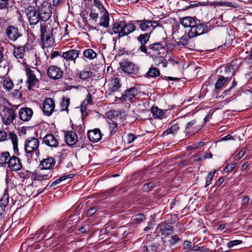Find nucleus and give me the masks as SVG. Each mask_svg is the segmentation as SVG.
<instances>
[{"mask_svg": "<svg viewBox=\"0 0 252 252\" xmlns=\"http://www.w3.org/2000/svg\"><path fill=\"white\" fill-rule=\"evenodd\" d=\"M43 143L50 147H57L59 142L57 139L52 134H47L43 138Z\"/></svg>", "mask_w": 252, "mask_h": 252, "instance_id": "nucleus-23", "label": "nucleus"}, {"mask_svg": "<svg viewBox=\"0 0 252 252\" xmlns=\"http://www.w3.org/2000/svg\"><path fill=\"white\" fill-rule=\"evenodd\" d=\"M74 174H68V175H67L65 176H63L62 177L63 178V180L64 181L66 179L73 178L74 177Z\"/></svg>", "mask_w": 252, "mask_h": 252, "instance_id": "nucleus-64", "label": "nucleus"}, {"mask_svg": "<svg viewBox=\"0 0 252 252\" xmlns=\"http://www.w3.org/2000/svg\"><path fill=\"white\" fill-rule=\"evenodd\" d=\"M36 1L33 0L31 4L25 7V11L30 25H36L40 21L46 22L51 16V12L48 8L42 6L36 9Z\"/></svg>", "mask_w": 252, "mask_h": 252, "instance_id": "nucleus-1", "label": "nucleus"}, {"mask_svg": "<svg viewBox=\"0 0 252 252\" xmlns=\"http://www.w3.org/2000/svg\"><path fill=\"white\" fill-rule=\"evenodd\" d=\"M245 152L243 150H241L235 157V159L236 160H238L240 158H241L245 155Z\"/></svg>", "mask_w": 252, "mask_h": 252, "instance_id": "nucleus-55", "label": "nucleus"}, {"mask_svg": "<svg viewBox=\"0 0 252 252\" xmlns=\"http://www.w3.org/2000/svg\"><path fill=\"white\" fill-rule=\"evenodd\" d=\"M63 71L60 68L55 65L50 66L47 70L48 76L54 80L62 78L63 76Z\"/></svg>", "mask_w": 252, "mask_h": 252, "instance_id": "nucleus-10", "label": "nucleus"}, {"mask_svg": "<svg viewBox=\"0 0 252 252\" xmlns=\"http://www.w3.org/2000/svg\"><path fill=\"white\" fill-rule=\"evenodd\" d=\"M145 219V217L143 214H139L135 216L134 220L137 222H140Z\"/></svg>", "mask_w": 252, "mask_h": 252, "instance_id": "nucleus-53", "label": "nucleus"}, {"mask_svg": "<svg viewBox=\"0 0 252 252\" xmlns=\"http://www.w3.org/2000/svg\"><path fill=\"white\" fill-rule=\"evenodd\" d=\"M6 33L8 38L12 41H16L22 36V33L19 32L18 28L13 26H9L7 28Z\"/></svg>", "mask_w": 252, "mask_h": 252, "instance_id": "nucleus-11", "label": "nucleus"}, {"mask_svg": "<svg viewBox=\"0 0 252 252\" xmlns=\"http://www.w3.org/2000/svg\"><path fill=\"white\" fill-rule=\"evenodd\" d=\"M220 5L226 6H232L233 4L232 2L229 1H223L220 3Z\"/></svg>", "mask_w": 252, "mask_h": 252, "instance_id": "nucleus-62", "label": "nucleus"}, {"mask_svg": "<svg viewBox=\"0 0 252 252\" xmlns=\"http://www.w3.org/2000/svg\"><path fill=\"white\" fill-rule=\"evenodd\" d=\"M196 123L195 120L191 121L187 123L184 132L186 135L195 133L198 128L196 127Z\"/></svg>", "mask_w": 252, "mask_h": 252, "instance_id": "nucleus-26", "label": "nucleus"}, {"mask_svg": "<svg viewBox=\"0 0 252 252\" xmlns=\"http://www.w3.org/2000/svg\"><path fill=\"white\" fill-rule=\"evenodd\" d=\"M79 50L71 49L63 52L61 57L66 61H72L75 63L76 59L79 57Z\"/></svg>", "mask_w": 252, "mask_h": 252, "instance_id": "nucleus-14", "label": "nucleus"}, {"mask_svg": "<svg viewBox=\"0 0 252 252\" xmlns=\"http://www.w3.org/2000/svg\"><path fill=\"white\" fill-rule=\"evenodd\" d=\"M138 94V90L135 87H131L125 91L124 94L122 95L120 99L124 101H131L135 98Z\"/></svg>", "mask_w": 252, "mask_h": 252, "instance_id": "nucleus-17", "label": "nucleus"}, {"mask_svg": "<svg viewBox=\"0 0 252 252\" xmlns=\"http://www.w3.org/2000/svg\"><path fill=\"white\" fill-rule=\"evenodd\" d=\"M0 115L3 124L6 125H9L13 123L16 118V114L14 110L7 107H4Z\"/></svg>", "mask_w": 252, "mask_h": 252, "instance_id": "nucleus-7", "label": "nucleus"}, {"mask_svg": "<svg viewBox=\"0 0 252 252\" xmlns=\"http://www.w3.org/2000/svg\"><path fill=\"white\" fill-rule=\"evenodd\" d=\"M9 138L11 140L13 144V149L15 152L18 150V138L17 135L12 132H9L8 134Z\"/></svg>", "mask_w": 252, "mask_h": 252, "instance_id": "nucleus-35", "label": "nucleus"}, {"mask_svg": "<svg viewBox=\"0 0 252 252\" xmlns=\"http://www.w3.org/2000/svg\"><path fill=\"white\" fill-rule=\"evenodd\" d=\"M157 230L163 236L162 240H164L166 237L171 235L174 233V228L172 225L167 223H161L158 225Z\"/></svg>", "mask_w": 252, "mask_h": 252, "instance_id": "nucleus-9", "label": "nucleus"}, {"mask_svg": "<svg viewBox=\"0 0 252 252\" xmlns=\"http://www.w3.org/2000/svg\"><path fill=\"white\" fill-rule=\"evenodd\" d=\"M33 115V111L31 108L24 107L21 108L19 112V119L24 122L30 121Z\"/></svg>", "mask_w": 252, "mask_h": 252, "instance_id": "nucleus-18", "label": "nucleus"}, {"mask_svg": "<svg viewBox=\"0 0 252 252\" xmlns=\"http://www.w3.org/2000/svg\"><path fill=\"white\" fill-rule=\"evenodd\" d=\"M96 211V210L95 208H92L88 210L87 215L88 216H91L95 213Z\"/></svg>", "mask_w": 252, "mask_h": 252, "instance_id": "nucleus-58", "label": "nucleus"}, {"mask_svg": "<svg viewBox=\"0 0 252 252\" xmlns=\"http://www.w3.org/2000/svg\"><path fill=\"white\" fill-rule=\"evenodd\" d=\"M108 124L111 135L115 134L118 131L117 123L113 121H111L108 122Z\"/></svg>", "mask_w": 252, "mask_h": 252, "instance_id": "nucleus-41", "label": "nucleus"}, {"mask_svg": "<svg viewBox=\"0 0 252 252\" xmlns=\"http://www.w3.org/2000/svg\"><path fill=\"white\" fill-rule=\"evenodd\" d=\"M65 140L67 144L73 145L77 141V135L72 131H68L65 134Z\"/></svg>", "mask_w": 252, "mask_h": 252, "instance_id": "nucleus-25", "label": "nucleus"}, {"mask_svg": "<svg viewBox=\"0 0 252 252\" xmlns=\"http://www.w3.org/2000/svg\"><path fill=\"white\" fill-rule=\"evenodd\" d=\"M126 140L128 144H130L134 141V140L136 138V137L132 133H128L126 135Z\"/></svg>", "mask_w": 252, "mask_h": 252, "instance_id": "nucleus-50", "label": "nucleus"}, {"mask_svg": "<svg viewBox=\"0 0 252 252\" xmlns=\"http://www.w3.org/2000/svg\"><path fill=\"white\" fill-rule=\"evenodd\" d=\"M84 57L89 60H93L96 57L97 54L92 49H86L83 52Z\"/></svg>", "mask_w": 252, "mask_h": 252, "instance_id": "nucleus-32", "label": "nucleus"}, {"mask_svg": "<svg viewBox=\"0 0 252 252\" xmlns=\"http://www.w3.org/2000/svg\"><path fill=\"white\" fill-rule=\"evenodd\" d=\"M8 0H0V9L4 10L9 7Z\"/></svg>", "mask_w": 252, "mask_h": 252, "instance_id": "nucleus-47", "label": "nucleus"}, {"mask_svg": "<svg viewBox=\"0 0 252 252\" xmlns=\"http://www.w3.org/2000/svg\"><path fill=\"white\" fill-rule=\"evenodd\" d=\"M236 166V163H231L229 165H227L225 169H224V171L226 172H230L231 171H232L233 170V169L235 168Z\"/></svg>", "mask_w": 252, "mask_h": 252, "instance_id": "nucleus-52", "label": "nucleus"}, {"mask_svg": "<svg viewBox=\"0 0 252 252\" xmlns=\"http://www.w3.org/2000/svg\"><path fill=\"white\" fill-rule=\"evenodd\" d=\"M160 71L156 67L152 66L149 69V70L146 74V76L152 78H155L159 76Z\"/></svg>", "mask_w": 252, "mask_h": 252, "instance_id": "nucleus-31", "label": "nucleus"}, {"mask_svg": "<svg viewBox=\"0 0 252 252\" xmlns=\"http://www.w3.org/2000/svg\"><path fill=\"white\" fill-rule=\"evenodd\" d=\"M94 5L100 10L101 12L103 13L105 11H107L99 0H94Z\"/></svg>", "mask_w": 252, "mask_h": 252, "instance_id": "nucleus-44", "label": "nucleus"}, {"mask_svg": "<svg viewBox=\"0 0 252 252\" xmlns=\"http://www.w3.org/2000/svg\"><path fill=\"white\" fill-rule=\"evenodd\" d=\"M151 112L154 117L158 118H161L164 115V112L157 107H152Z\"/></svg>", "mask_w": 252, "mask_h": 252, "instance_id": "nucleus-37", "label": "nucleus"}, {"mask_svg": "<svg viewBox=\"0 0 252 252\" xmlns=\"http://www.w3.org/2000/svg\"><path fill=\"white\" fill-rule=\"evenodd\" d=\"M26 75L28 77V89L31 90L36 85L38 82V80L36 78L33 71L30 68H26Z\"/></svg>", "mask_w": 252, "mask_h": 252, "instance_id": "nucleus-15", "label": "nucleus"}, {"mask_svg": "<svg viewBox=\"0 0 252 252\" xmlns=\"http://www.w3.org/2000/svg\"><path fill=\"white\" fill-rule=\"evenodd\" d=\"M9 203V196L7 193H4L3 196L0 199V207L4 209L5 207L8 205Z\"/></svg>", "mask_w": 252, "mask_h": 252, "instance_id": "nucleus-36", "label": "nucleus"}, {"mask_svg": "<svg viewBox=\"0 0 252 252\" xmlns=\"http://www.w3.org/2000/svg\"><path fill=\"white\" fill-rule=\"evenodd\" d=\"M7 139V133L3 130H0V141H4Z\"/></svg>", "mask_w": 252, "mask_h": 252, "instance_id": "nucleus-51", "label": "nucleus"}, {"mask_svg": "<svg viewBox=\"0 0 252 252\" xmlns=\"http://www.w3.org/2000/svg\"><path fill=\"white\" fill-rule=\"evenodd\" d=\"M87 135L89 140L94 143L99 141L102 138L101 131L98 128L89 130Z\"/></svg>", "mask_w": 252, "mask_h": 252, "instance_id": "nucleus-22", "label": "nucleus"}, {"mask_svg": "<svg viewBox=\"0 0 252 252\" xmlns=\"http://www.w3.org/2000/svg\"><path fill=\"white\" fill-rule=\"evenodd\" d=\"M135 23L138 28L142 31L150 32L157 27L159 26L155 21L150 20H137Z\"/></svg>", "mask_w": 252, "mask_h": 252, "instance_id": "nucleus-8", "label": "nucleus"}, {"mask_svg": "<svg viewBox=\"0 0 252 252\" xmlns=\"http://www.w3.org/2000/svg\"><path fill=\"white\" fill-rule=\"evenodd\" d=\"M70 104V99L63 97L61 104L62 111H66L67 113L68 112V107Z\"/></svg>", "mask_w": 252, "mask_h": 252, "instance_id": "nucleus-42", "label": "nucleus"}, {"mask_svg": "<svg viewBox=\"0 0 252 252\" xmlns=\"http://www.w3.org/2000/svg\"><path fill=\"white\" fill-rule=\"evenodd\" d=\"M215 173H216V172H215V171H214L210 172L209 173L208 176L206 178L205 187H208V186H209L211 184V181H212L213 177H214Z\"/></svg>", "mask_w": 252, "mask_h": 252, "instance_id": "nucleus-45", "label": "nucleus"}, {"mask_svg": "<svg viewBox=\"0 0 252 252\" xmlns=\"http://www.w3.org/2000/svg\"><path fill=\"white\" fill-rule=\"evenodd\" d=\"M55 164V159L50 157L41 160L39 166L41 170H51L54 168Z\"/></svg>", "mask_w": 252, "mask_h": 252, "instance_id": "nucleus-16", "label": "nucleus"}, {"mask_svg": "<svg viewBox=\"0 0 252 252\" xmlns=\"http://www.w3.org/2000/svg\"><path fill=\"white\" fill-rule=\"evenodd\" d=\"M3 86L8 91L11 90L13 87L12 80L9 78H5L3 81Z\"/></svg>", "mask_w": 252, "mask_h": 252, "instance_id": "nucleus-39", "label": "nucleus"}, {"mask_svg": "<svg viewBox=\"0 0 252 252\" xmlns=\"http://www.w3.org/2000/svg\"><path fill=\"white\" fill-rule=\"evenodd\" d=\"M154 183L150 182L148 184H145L142 187V189L143 191L147 192L149 191L151 189L154 187Z\"/></svg>", "mask_w": 252, "mask_h": 252, "instance_id": "nucleus-48", "label": "nucleus"}, {"mask_svg": "<svg viewBox=\"0 0 252 252\" xmlns=\"http://www.w3.org/2000/svg\"><path fill=\"white\" fill-rule=\"evenodd\" d=\"M191 38V37L189 36V35H183L182 38L180 39L179 43L183 45L186 46L189 43V38Z\"/></svg>", "mask_w": 252, "mask_h": 252, "instance_id": "nucleus-46", "label": "nucleus"}, {"mask_svg": "<svg viewBox=\"0 0 252 252\" xmlns=\"http://www.w3.org/2000/svg\"><path fill=\"white\" fill-rule=\"evenodd\" d=\"M55 109L54 101L51 98H46L43 102L42 110L43 113L48 116H50Z\"/></svg>", "mask_w": 252, "mask_h": 252, "instance_id": "nucleus-12", "label": "nucleus"}, {"mask_svg": "<svg viewBox=\"0 0 252 252\" xmlns=\"http://www.w3.org/2000/svg\"><path fill=\"white\" fill-rule=\"evenodd\" d=\"M224 180L223 177L220 178L216 183V186L220 187L224 182Z\"/></svg>", "mask_w": 252, "mask_h": 252, "instance_id": "nucleus-61", "label": "nucleus"}, {"mask_svg": "<svg viewBox=\"0 0 252 252\" xmlns=\"http://www.w3.org/2000/svg\"><path fill=\"white\" fill-rule=\"evenodd\" d=\"M10 157L9 153L8 152H4L0 154V164H8Z\"/></svg>", "mask_w": 252, "mask_h": 252, "instance_id": "nucleus-33", "label": "nucleus"}, {"mask_svg": "<svg viewBox=\"0 0 252 252\" xmlns=\"http://www.w3.org/2000/svg\"><path fill=\"white\" fill-rule=\"evenodd\" d=\"M180 127L179 126V125L178 124H174L173 126H172L169 129L165 130L163 132L164 134H167L168 133H171L173 134H175L177 131L179 129Z\"/></svg>", "mask_w": 252, "mask_h": 252, "instance_id": "nucleus-40", "label": "nucleus"}, {"mask_svg": "<svg viewBox=\"0 0 252 252\" xmlns=\"http://www.w3.org/2000/svg\"><path fill=\"white\" fill-rule=\"evenodd\" d=\"M8 166L12 171H14L20 170L22 168L21 160L15 156L10 157Z\"/></svg>", "mask_w": 252, "mask_h": 252, "instance_id": "nucleus-19", "label": "nucleus"}, {"mask_svg": "<svg viewBox=\"0 0 252 252\" xmlns=\"http://www.w3.org/2000/svg\"><path fill=\"white\" fill-rule=\"evenodd\" d=\"M121 69L125 73L132 74L136 71L135 65L131 62L126 60H123L120 63Z\"/></svg>", "mask_w": 252, "mask_h": 252, "instance_id": "nucleus-13", "label": "nucleus"}, {"mask_svg": "<svg viewBox=\"0 0 252 252\" xmlns=\"http://www.w3.org/2000/svg\"><path fill=\"white\" fill-rule=\"evenodd\" d=\"M250 200V197L249 196H245L242 199V204L243 205L246 206L248 204Z\"/></svg>", "mask_w": 252, "mask_h": 252, "instance_id": "nucleus-59", "label": "nucleus"}, {"mask_svg": "<svg viewBox=\"0 0 252 252\" xmlns=\"http://www.w3.org/2000/svg\"><path fill=\"white\" fill-rule=\"evenodd\" d=\"M242 243V241L240 240H235L231 241L227 244V247L231 250H235L236 249V247Z\"/></svg>", "mask_w": 252, "mask_h": 252, "instance_id": "nucleus-38", "label": "nucleus"}, {"mask_svg": "<svg viewBox=\"0 0 252 252\" xmlns=\"http://www.w3.org/2000/svg\"><path fill=\"white\" fill-rule=\"evenodd\" d=\"M100 18V26L105 28H108L109 24V15L107 11H105Z\"/></svg>", "mask_w": 252, "mask_h": 252, "instance_id": "nucleus-30", "label": "nucleus"}, {"mask_svg": "<svg viewBox=\"0 0 252 252\" xmlns=\"http://www.w3.org/2000/svg\"><path fill=\"white\" fill-rule=\"evenodd\" d=\"M135 29L136 26L134 24L126 23L123 21L116 22L113 27V31L114 33L118 34V38L128 35Z\"/></svg>", "mask_w": 252, "mask_h": 252, "instance_id": "nucleus-3", "label": "nucleus"}, {"mask_svg": "<svg viewBox=\"0 0 252 252\" xmlns=\"http://www.w3.org/2000/svg\"><path fill=\"white\" fill-rule=\"evenodd\" d=\"M47 27V26L46 23L40 24L41 40L44 45H47L48 46H52L54 43V31L58 30V29L57 28L52 29L50 32H48Z\"/></svg>", "mask_w": 252, "mask_h": 252, "instance_id": "nucleus-5", "label": "nucleus"}, {"mask_svg": "<svg viewBox=\"0 0 252 252\" xmlns=\"http://www.w3.org/2000/svg\"><path fill=\"white\" fill-rule=\"evenodd\" d=\"M229 78V76H227L226 77H224L222 76H219V78L216 83L215 88L217 90L220 89L224 85L226 81H227Z\"/></svg>", "mask_w": 252, "mask_h": 252, "instance_id": "nucleus-34", "label": "nucleus"}, {"mask_svg": "<svg viewBox=\"0 0 252 252\" xmlns=\"http://www.w3.org/2000/svg\"><path fill=\"white\" fill-rule=\"evenodd\" d=\"M60 52L57 51H54L51 55L50 58L53 59L55 57H57L58 56H59Z\"/></svg>", "mask_w": 252, "mask_h": 252, "instance_id": "nucleus-63", "label": "nucleus"}, {"mask_svg": "<svg viewBox=\"0 0 252 252\" xmlns=\"http://www.w3.org/2000/svg\"><path fill=\"white\" fill-rule=\"evenodd\" d=\"M192 250L194 251H200L202 252L209 251V249L204 246L198 247L197 246H194L192 248Z\"/></svg>", "mask_w": 252, "mask_h": 252, "instance_id": "nucleus-49", "label": "nucleus"}, {"mask_svg": "<svg viewBox=\"0 0 252 252\" xmlns=\"http://www.w3.org/2000/svg\"><path fill=\"white\" fill-rule=\"evenodd\" d=\"M120 189V188H118L117 187H116L112 188L111 189H110L107 190L105 191V193L107 194H111L113 193V192H114L116 190H117V192L119 191Z\"/></svg>", "mask_w": 252, "mask_h": 252, "instance_id": "nucleus-56", "label": "nucleus"}, {"mask_svg": "<svg viewBox=\"0 0 252 252\" xmlns=\"http://www.w3.org/2000/svg\"><path fill=\"white\" fill-rule=\"evenodd\" d=\"M25 46L26 45L15 46L13 51L14 57L21 63L25 62Z\"/></svg>", "mask_w": 252, "mask_h": 252, "instance_id": "nucleus-20", "label": "nucleus"}, {"mask_svg": "<svg viewBox=\"0 0 252 252\" xmlns=\"http://www.w3.org/2000/svg\"><path fill=\"white\" fill-rule=\"evenodd\" d=\"M149 51H147V53H145L152 57L154 60L157 58L159 59V61L162 62L163 55L166 52V49L164 45L160 42H156L151 44L148 47Z\"/></svg>", "mask_w": 252, "mask_h": 252, "instance_id": "nucleus-4", "label": "nucleus"}, {"mask_svg": "<svg viewBox=\"0 0 252 252\" xmlns=\"http://www.w3.org/2000/svg\"><path fill=\"white\" fill-rule=\"evenodd\" d=\"M51 177L52 174L51 171L47 174H43L37 171H35L32 174V178L34 180L42 181L49 179Z\"/></svg>", "mask_w": 252, "mask_h": 252, "instance_id": "nucleus-28", "label": "nucleus"}, {"mask_svg": "<svg viewBox=\"0 0 252 252\" xmlns=\"http://www.w3.org/2000/svg\"><path fill=\"white\" fill-rule=\"evenodd\" d=\"M192 243L189 241H185L183 243V249L184 250H189L191 247Z\"/></svg>", "mask_w": 252, "mask_h": 252, "instance_id": "nucleus-54", "label": "nucleus"}, {"mask_svg": "<svg viewBox=\"0 0 252 252\" xmlns=\"http://www.w3.org/2000/svg\"><path fill=\"white\" fill-rule=\"evenodd\" d=\"M150 37V33H145L140 34L138 37L137 40L140 43L139 49L140 51L144 53H147V49L146 44L149 40Z\"/></svg>", "mask_w": 252, "mask_h": 252, "instance_id": "nucleus-21", "label": "nucleus"}, {"mask_svg": "<svg viewBox=\"0 0 252 252\" xmlns=\"http://www.w3.org/2000/svg\"><path fill=\"white\" fill-rule=\"evenodd\" d=\"M92 72L84 70L80 72L79 77L82 80H86L92 77Z\"/></svg>", "mask_w": 252, "mask_h": 252, "instance_id": "nucleus-43", "label": "nucleus"}, {"mask_svg": "<svg viewBox=\"0 0 252 252\" xmlns=\"http://www.w3.org/2000/svg\"><path fill=\"white\" fill-rule=\"evenodd\" d=\"M165 239L163 240V244L168 246H174L180 241L181 239L177 235H170L166 237Z\"/></svg>", "mask_w": 252, "mask_h": 252, "instance_id": "nucleus-27", "label": "nucleus"}, {"mask_svg": "<svg viewBox=\"0 0 252 252\" xmlns=\"http://www.w3.org/2000/svg\"><path fill=\"white\" fill-rule=\"evenodd\" d=\"M121 85L120 83V80L115 78L112 79L110 83L109 91L110 93H113L118 91V89L121 87Z\"/></svg>", "mask_w": 252, "mask_h": 252, "instance_id": "nucleus-29", "label": "nucleus"}, {"mask_svg": "<svg viewBox=\"0 0 252 252\" xmlns=\"http://www.w3.org/2000/svg\"><path fill=\"white\" fill-rule=\"evenodd\" d=\"M98 13L95 12L94 10H91V12L90 13V16L92 19L94 20H96L98 18Z\"/></svg>", "mask_w": 252, "mask_h": 252, "instance_id": "nucleus-57", "label": "nucleus"}, {"mask_svg": "<svg viewBox=\"0 0 252 252\" xmlns=\"http://www.w3.org/2000/svg\"><path fill=\"white\" fill-rule=\"evenodd\" d=\"M24 146L26 153L32 154L34 152L38 151L39 141L35 137H31L25 140Z\"/></svg>", "mask_w": 252, "mask_h": 252, "instance_id": "nucleus-6", "label": "nucleus"}, {"mask_svg": "<svg viewBox=\"0 0 252 252\" xmlns=\"http://www.w3.org/2000/svg\"><path fill=\"white\" fill-rule=\"evenodd\" d=\"M63 178L61 177V178L57 179L55 181H54L51 185V187H54L56 186L57 184L61 182L62 181H63Z\"/></svg>", "mask_w": 252, "mask_h": 252, "instance_id": "nucleus-60", "label": "nucleus"}, {"mask_svg": "<svg viewBox=\"0 0 252 252\" xmlns=\"http://www.w3.org/2000/svg\"><path fill=\"white\" fill-rule=\"evenodd\" d=\"M180 21L184 27L189 28L188 31L186 30V32L191 37L205 33L210 30L207 23H201L195 18L189 16L180 18Z\"/></svg>", "mask_w": 252, "mask_h": 252, "instance_id": "nucleus-2", "label": "nucleus"}, {"mask_svg": "<svg viewBox=\"0 0 252 252\" xmlns=\"http://www.w3.org/2000/svg\"><path fill=\"white\" fill-rule=\"evenodd\" d=\"M240 67V63L237 61H232L225 68V71L229 77V75H233L236 71Z\"/></svg>", "mask_w": 252, "mask_h": 252, "instance_id": "nucleus-24", "label": "nucleus"}]
</instances>
